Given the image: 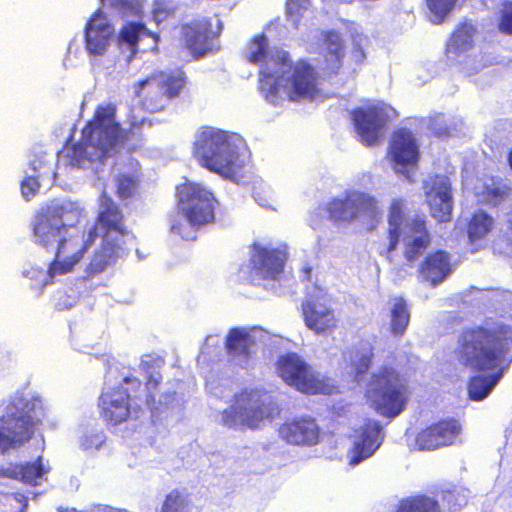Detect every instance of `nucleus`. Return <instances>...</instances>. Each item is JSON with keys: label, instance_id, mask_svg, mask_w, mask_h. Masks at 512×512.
Wrapping results in <instances>:
<instances>
[{"label": "nucleus", "instance_id": "1", "mask_svg": "<svg viewBox=\"0 0 512 512\" xmlns=\"http://www.w3.org/2000/svg\"><path fill=\"white\" fill-rule=\"evenodd\" d=\"M73 212L79 214L67 204H54L34 215L31 225L34 242L54 251L44 285L52 284L57 276L73 272L98 237L101 238L100 245L86 266L88 276L98 275L114 265L123 250L129 231L122 210L110 197H102L95 221L83 240L68 233L69 225L65 220Z\"/></svg>", "mask_w": 512, "mask_h": 512}, {"label": "nucleus", "instance_id": "2", "mask_svg": "<svg viewBox=\"0 0 512 512\" xmlns=\"http://www.w3.org/2000/svg\"><path fill=\"white\" fill-rule=\"evenodd\" d=\"M457 361L473 371H495L489 376H472L467 385L473 401L485 399L503 376L504 363L512 357V325L501 321H485L464 328L454 351Z\"/></svg>", "mask_w": 512, "mask_h": 512}, {"label": "nucleus", "instance_id": "3", "mask_svg": "<svg viewBox=\"0 0 512 512\" xmlns=\"http://www.w3.org/2000/svg\"><path fill=\"white\" fill-rule=\"evenodd\" d=\"M142 121L133 123L129 129H123L116 121V109L112 104L99 105L93 116L81 130L79 142L63 147L68 163L81 167L85 162L104 163L119 153V150L131 140V136L140 132Z\"/></svg>", "mask_w": 512, "mask_h": 512}, {"label": "nucleus", "instance_id": "4", "mask_svg": "<svg viewBox=\"0 0 512 512\" xmlns=\"http://www.w3.org/2000/svg\"><path fill=\"white\" fill-rule=\"evenodd\" d=\"M406 201L394 198L388 207L385 253L394 252L401 239L404 241L403 255L407 262L416 261L430 247L432 236L424 215L406 217Z\"/></svg>", "mask_w": 512, "mask_h": 512}, {"label": "nucleus", "instance_id": "5", "mask_svg": "<svg viewBox=\"0 0 512 512\" xmlns=\"http://www.w3.org/2000/svg\"><path fill=\"white\" fill-rule=\"evenodd\" d=\"M41 399L16 398L0 417V455L18 450L28 444L45 418Z\"/></svg>", "mask_w": 512, "mask_h": 512}, {"label": "nucleus", "instance_id": "6", "mask_svg": "<svg viewBox=\"0 0 512 512\" xmlns=\"http://www.w3.org/2000/svg\"><path fill=\"white\" fill-rule=\"evenodd\" d=\"M281 409L275 397L263 388H244L234 394L232 404L222 412V424L233 429L255 430L278 417Z\"/></svg>", "mask_w": 512, "mask_h": 512}, {"label": "nucleus", "instance_id": "7", "mask_svg": "<svg viewBox=\"0 0 512 512\" xmlns=\"http://www.w3.org/2000/svg\"><path fill=\"white\" fill-rule=\"evenodd\" d=\"M193 156L202 167L229 179H235L242 168L239 154L227 133L212 127L199 132Z\"/></svg>", "mask_w": 512, "mask_h": 512}, {"label": "nucleus", "instance_id": "8", "mask_svg": "<svg viewBox=\"0 0 512 512\" xmlns=\"http://www.w3.org/2000/svg\"><path fill=\"white\" fill-rule=\"evenodd\" d=\"M365 397L368 405L379 415L394 418L405 409L408 388L396 368L383 365L371 375Z\"/></svg>", "mask_w": 512, "mask_h": 512}, {"label": "nucleus", "instance_id": "9", "mask_svg": "<svg viewBox=\"0 0 512 512\" xmlns=\"http://www.w3.org/2000/svg\"><path fill=\"white\" fill-rule=\"evenodd\" d=\"M247 60L251 64H261L258 89L261 95L275 104L281 97V84L284 73L290 66L289 53L282 50L268 51V42L263 34L254 36L248 44Z\"/></svg>", "mask_w": 512, "mask_h": 512}, {"label": "nucleus", "instance_id": "10", "mask_svg": "<svg viewBox=\"0 0 512 512\" xmlns=\"http://www.w3.org/2000/svg\"><path fill=\"white\" fill-rule=\"evenodd\" d=\"M188 84L185 71L177 68L157 71L135 84V92L143 106L150 112H160L168 102L178 98Z\"/></svg>", "mask_w": 512, "mask_h": 512}, {"label": "nucleus", "instance_id": "11", "mask_svg": "<svg viewBox=\"0 0 512 512\" xmlns=\"http://www.w3.org/2000/svg\"><path fill=\"white\" fill-rule=\"evenodd\" d=\"M329 218L335 222L351 223L362 220L369 231L374 230L382 220L378 200L361 191H348L343 198H334L327 205Z\"/></svg>", "mask_w": 512, "mask_h": 512}, {"label": "nucleus", "instance_id": "12", "mask_svg": "<svg viewBox=\"0 0 512 512\" xmlns=\"http://www.w3.org/2000/svg\"><path fill=\"white\" fill-rule=\"evenodd\" d=\"M281 379L297 391L307 394H330L333 385L330 380L316 372L296 353L281 355L276 362Z\"/></svg>", "mask_w": 512, "mask_h": 512}, {"label": "nucleus", "instance_id": "13", "mask_svg": "<svg viewBox=\"0 0 512 512\" xmlns=\"http://www.w3.org/2000/svg\"><path fill=\"white\" fill-rule=\"evenodd\" d=\"M396 111L383 103H368L351 111V119L359 140L365 146L377 145L384 129L396 117Z\"/></svg>", "mask_w": 512, "mask_h": 512}, {"label": "nucleus", "instance_id": "14", "mask_svg": "<svg viewBox=\"0 0 512 512\" xmlns=\"http://www.w3.org/2000/svg\"><path fill=\"white\" fill-rule=\"evenodd\" d=\"M215 202L212 193L197 184H185L178 190V212L194 228L214 221Z\"/></svg>", "mask_w": 512, "mask_h": 512}, {"label": "nucleus", "instance_id": "15", "mask_svg": "<svg viewBox=\"0 0 512 512\" xmlns=\"http://www.w3.org/2000/svg\"><path fill=\"white\" fill-rule=\"evenodd\" d=\"M283 80L288 88L287 97L291 101L313 99L320 93L318 72L307 60H299L295 64L290 60V66L280 81L281 89L285 87Z\"/></svg>", "mask_w": 512, "mask_h": 512}, {"label": "nucleus", "instance_id": "16", "mask_svg": "<svg viewBox=\"0 0 512 512\" xmlns=\"http://www.w3.org/2000/svg\"><path fill=\"white\" fill-rule=\"evenodd\" d=\"M462 434V425L454 417L442 418L422 428L415 436V446L420 451H434L453 446Z\"/></svg>", "mask_w": 512, "mask_h": 512}, {"label": "nucleus", "instance_id": "17", "mask_svg": "<svg viewBox=\"0 0 512 512\" xmlns=\"http://www.w3.org/2000/svg\"><path fill=\"white\" fill-rule=\"evenodd\" d=\"M305 326L316 335H331L338 327L335 310L322 294H309L301 304Z\"/></svg>", "mask_w": 512, "mask_h": 512}, {"label": "nucleus", "instance_id": "18", "mask_svg": "<svg viewBox=\"0 0 512 512\" xmlns=\"http://www.w3.org/2000/svg\"><path fill=\"white\" fill-rule=\"evenodd\" d=\"M388 158L393 169L404 173L408 167H416L420 159V151L413 132L401 127L391 134L387 150Z\"/></svg>", "mask_w": 512, "mask_h": 512}, {"label": "nucleus", "instance_id": "19", "mask_svg": "<svg viewBox=\"0 0 512 512\" xmlns=\"http://www.w3.org/2000/svg\"><path fill=\"white\" fill-rule=\"evenodd\" d=\"M278 437L287 445L312 447L320 442L321 428L312 416H295L280 424Z\"/></svg>", "mask_w": 512, "mask_h": 512}, {"label": "nucleus", "instance_id": "20", "mask_svg": "<svg viewBox=\"0 0 512 512\" xmlns=\"http://www.w3.org/2000/svg\"><path fill=\"white\" fill-rule=\"evenodd\" d=\"M131 396L121 385L103 391L98 398L99 416L108 426H118L131 418Z\"/></svg>", "mask_w": 512, "mask_h": 512}, {"label": "nucleus", "instance_id": "21", "mask_svg": "<svg viewBox=\"0 0 512 512\" xmlns=\"http://www.w3.org/2000/svg\"><path fill=\"white\" fill-rule=\"evenodd\" d=\"M286 253L279 248H270L258 243L252 245L250 257V279L254 281L255 276L262 280H276L284 270Z\"/></svg>", "mask_w": 512, "mask_h": 512}, {"label": "nucleus", "instance_id": "22", "mask_svg": "<svg viewBox=\"0 0 512 512\" xmlns=\"http://www.w3.org/2000/svg\"><path fill=\"white\" fill-rule=\"evenodd\" d=\"M114 33L112 24L101 10H96L87 21L84 29V44L90 56H102L108 50Z\"/></svg>", "mask_w": 512, "mask_h": 512}, {"label": "nucleus", "instance_id": "23", "mask_svg": "<svg viewBox=\"0 0 512 512\" xmlns=\"http://www.w3.org/2000/svg\"><path fill=\"white\" fill-rule=\"evenodd\" d=\"M425 187L431 216L439 222L450 221L453 200L448 179L444 176L434 175L430 177Z\"/></svg>", "mask_w": 512, "mask_h": 512}, {"label": "nucleus", "instance_id": "24", "mask_svg": "<svg viewBox=\"0 0 512 512\" xmlns=\"http://www.w3.org/2000/svg\"><path fill=\"white\" fill-rule=\"evenodd\" d=\"M383 442L382 427L376 420L366 421L358 430L348 452L349 464L355 466L371 457Z\"/></svg>", "mask_w": 512, "mask_h": 512}, {"label": "nucleus", "instance_id": "25", "mask_svg": "<svg viewBox=\"0 0 512 512\" xmlns=\"http://www.w3.org/2000/svg\"><path fill=\"white\" fill-rule=\"evenodd\" d=\"M452 272L451 259L444 250H434L428 253L419 264L417 273L419 279L436 287L444 282Z\"/></svg>", "mask_w": 512, "mask_h": 512}, {"label": "nucleus", "instance_id": "26", "mask_svg": "<svg viewBox=\"0 0 512 512\" xmlns=\"http://www.w3.org/2000/svg\"><path fill=\"white\" fill-rule=\"evenodd\" d=\"M212 25L208 19L194 20L182 26L184 46L195 57L200 58L210 50Z\"/></svg>", "mask_w": 512, "mask_h": 512}, {"label": "nucleus", "instance_id": "27", "mask_svg": "<svg viewBox=\"0 0 512 512\" xmlns=\"http://www.w3.org/2000/svg\"><path fill=\"white\" fill-rule=\"evenodd\" d=\"M322 41L325 48L323 53L324 69L329 75H337L345 57V45L342 37L337 31L329 30L323 32Z\"/></svg>", "mask_w": 512, "mask_h": 512}, {"label": "nucleus", "instance_id": "28", "mask_svg": "<svg viewBox=\"0 0 512 512\" xmlns=\"http://www.w3.org/2000/svg\"><path fill=\"white\" fill-rule=\"evenodd\" d=\"M255 346V337L246 329L232 328L226 336L227 354L234 358L247 361L254 352Z\"/></svg>", "mask_w": 512, "mask_h": 512}, {"label": "nucleus", "instance_id": "29", "mask_svg": "<svg viewBox=\"0 0 512 512\" xmlns=\"http://www.w3.org/2000/svg\"><path fill=\"white\" fill-rule=\"evenodd\" d=\"M145 38H151L153 40L152 49L157 48L159 36L148 30L143 23L128 22L122 26L118 34L119 43L126 44L133 55L137 53L138 43Z\"/></svg>", "mask_w": 512, "mask_h": 512}, {"label": "nucleus", "instance_id": "30", "mask_svg": "<svg viewBox=\"0 0 512 512\" xmlns=\"http://www.w3.org/2000/svg\"><path fill=\"white\" fill-rule=\"evenodd\" d=\"M389 317L391 334L396 337L403 336L410 322V311L407 301L402 296L393 299Z\"/></svg>", "mask_w": 512, "mask_h": 512}, {"label": "nucleus", "instance_id": "31", "mask_svg": "<svg viewBox=\"0 0 512 512\" xmlns=\"http://www.w3.org/2000/svg\"><path fill=\"white\" fill-rule=\"evenodd\" d=\"M394 512H442L438 500L418 494L403 498L399 501Z\"/></svg>", "mask_w": 512, "mask_h": 512}, {"label": "nucleus", "instance_id": "32", "mask_svg": "<svg viewBox=\"0 0 512 512\" xmlns=\"http://www.w3.org/2000/svg\"><path fill=\"white\" fill-rule=\"evenodd\" d=\"M494 227V219L484 211L473 213L466 225V232L471 243L485 238Z\"/></svg>", "mask_w": 512, "mask_h": 512}, {"label": "nucleus", "instance_id": "33", "mask_svg": "<svg viewBox=\"0 0 512 512\" xmlns=\"http://www.w3.org/2000/svg\"><path fill=\"white\" fill-rule=\"evenodd\" d=\"M18 481L31 486L37 485V480L48 473L49 469L43 465L42 456L34 462L18 463Z\"/></svg>", "mask_w": 512, "mask_h": 512}, {"label": "nucleus", "instance_id": "34", "mask_svg": "<svg viewBox=\"0 0 512 512\" xmlns=\"http://www.w3.org/2000/svg\"><path fill=\"white\" fill-rule=\"evenodd\" d=\"M474 29L470 24L461 23L453 31L450 37L449 49L458 54L472 47Z\"/></svg>", "mask_w": 512, "mask_h": 512}, {"label": "nucleus", "instance_id": "35", "mask_svg": "<svg viewBox=\"0 0 512 512\" xmlns=\"http://www.w3.org/2000/svg\"><path fill=\"white\" fill-rule=\"evenodd\" d=\"M191 501L187 494L179 489H173L166 494L160 512H190Z\"/></svg>", "mask_w": 512, "mask_h": 512}, {"label": "nucleus", "instance_id": "36", "mask_svg": "<svg viewBox=\"0 0 512 512\" xmlns=\"http://www.w3.org/2000/svg\"><path fill=\"white\" fill-rule=\"evenodd\" d=\"M139 176L137 174L120 173L116 179V194L120 199L131 198L138 187Z\"/></svg>", "mask_w": 512, "mask_h": 512}, {"label": "nucleus", "instance_id": "37", "mask_svg": "<svg viewBox=\"0 0 512 512\" xmlns=\"http://www.w3.org/2000/svg\"><path fill=\"white\" fill-rule=\"evenodd\" d=\"M103 4H109L116 9L122 17L140 16L143 9L142 0H101Z\"/></svg>", "mask_w": 512, "mask_h": 512}, {"label": "nucleus", "instance_id": "38", "mask_svg": "<svg viewBox=\"0 0 512 512\" xmlns=\"http://www.w3.org/2000/svg\"><path fill=\"white\" fill-rule=\"evenodd\" d=\"M429 11L435 16V24L444 22L448 14L454 9L458 0H425Z\"/></svg>", "mask_w": 512, "mask_h": 512}, {"label": "nucleus", "instance_id": "39", "mask_svg": "<svg viewBox=\"0 0 512 512\" xmlns=\"http://www.w3.org/2000/svg\"><path fill=\"white\" fill-rule=\"evenodd\" d=\"M497 26L500 32L512 35V0L503 2Z\"/></svg>", "mask_w": 512, "mask_h": 512}, {"label": "nucleus", "instance_id": "40", "mask_svg": "<svg viewBox=\"0 0 512 512\" xmlns=\"http://www.w3.org/2000/svg\"><path fill=\"white\" fill-rule=\"evenodd\" d=\"M372 359V348H370L368 352L357 356V359L351 364V370L355 378H358L368 372L372 364Z\"/></svg>", "mask_w": 512, "mask_h": 512}, {"label": "nucleus", "instance_id": "41", "mask_svg": "<svg viewBox=\"0 0 512 512\" xmlns=\"http://www.w3.org/2000/svg\"><path fill=\"white\" fill-rule=\"evenodd\" d=\"M308 0H288L286 4L287 18L295 26L298 25L302 12L307 9Z\"/></svg>", "mask_w": 512, "mask_h": 512}, {"label": "nucleus", "instance_id": "42", "mask_svg": "<svg viewBox=\"0 0 512 512\" xmlns=\"http://www.w3.org/2000/svg\"><path fill=\"white\" fill-rule=\"evenodd\" d=\"M174 13V9L165 0H155L153 3L152 16L159 24L168 19Z\"/></svg>", "mask_w": 512, "mask_h": 512}, {"label": "nucleus", "instance_id": "43", "mask_svg": "<svg viewBox=\"0 0 512 512\" xmlns=\"http://www.w3.org/2000/svg\"><path fill=\"white\" fill-rule=\"evenodd\" d=\"M40 183L35 177H26L21 182V192L25 199L29 200L31 197L35 196L39 190Z\"/></svg>", "mask_w": 512, "mask_h": 512}, {"label": "nucleus", "instance_id": "44", "mask_svg": "<svg viewBox=\"0 0 512 512\" xmlns=\"http://www.w3.org/2000/svg\"><path fill=\"white\" fill-rule=\"evenodd\" d=\"M482 194L484 201L492 205L499 204L505 197V192L499 187H486Z\"/></svg>", "mask_w": 512, "mask_h": 512}, {"label": "nucleus", "instance_id": "45", "mask_svg": "<svg viewBox=\"0 0 512 512\" xmlns=\"http://www.w3.org/2000/svg\"><path fill=\"white\" fill-rule=\"evenodd\" d=\"M441 501L443 504H447V509L449 512H457L460 510V504H458V495L452 491L442 492Z\"/></svg>", "mask_w": 512, "mask_h": 512}, {"label": "nucleus", "instance_id": "46", "mask_svg": "<svg viewBox=\"0 0 512 512\" xmlns=\"http://www.w3.org/2000/svg\"><path fill=\"white\" fill-rule=\"evenodd\" d=\"M18 463H9L8 466H0V479L1 478H8L11 480H17L18 481Z\"/></svg>", "mask_w": 512, "mask_h": 512}, {"label": "nucleus", "instance_id": "47", "mask_svg": "<svg viewBox=\"0 0 512 512\" xmlns=\"http://www.w3.org/2000/svg\"><path fill=\"white\" fill-rule=\"evenodd\" d=\"M171 232L180 235L182 238H187L185 233V225L181 219H173L171 222Z\"/></svg>", "mask_w": 512, "mask_h": 512}, {"label": "nucleus", "instance_id": "48", "mask_svg": "<svg viewBox=\"0 0 512 512\" xmlns=\"http://www.w3.org/2000/svg\"><path fill=\"white\" fill-rule=\"evenodd\" d=\"M352 54H353V57H354V60L356 63L362 62L363 59L365 58V53L361 46V39L359 41L354 40V47L352 50Z\"/></svg>", "mask_w": 512, "mask_h": 512}, {"label": "nucleus", "instance_id": "49", "mask_svg": "<svg viewBox=\"0 0 512 512\" xmlns=\"http://www.w3.org/2000/svg\"><path fill=\"white\" fill-rule=\"evenodd\" d=\"M161 381V375L157 372L156 374L150 373L146 379V386L148 389H156Z\"/></svg>", "mask_w": 512, "mask_h": 512}, {"label": "nucleus", "instance_id": "50", "mask_svg": "<svg viewBox=\"0 0 512 512\" xmlns=\"http://www.w3.org/2000/svg\"><path fill=\"white\" fill-rule=\"evenodd\" d=\"M123 383L131 384L133 387H137V388H140L142 385L141 380H139L138 378H135V377H130V376L125 377L123 379Z\"/></svg>", "mask_w": 512, "mask_h": 512}, {"label": "nucleus", "instance_id": "51", "mask_svg": "<svg viewBox=\"0 0 512 512\" xmlns=\"http://www.w3.org/2000/svg\"><path fill=\"white\" fill-rule=\"evenodd\" d=\"M507 161H508V164H509V167L511 168L512 170V148L509 150L508 152V155H507Z\"/></svg>", "mask_w": 512, "mask_h": 512}, {"label": "nucleus", "instance_id": "52", "mask_svg": "<svg viewBox=\"0 0 512 512\" xmlns=\"http://www.w3.org/2000/svg\"><path fill=\"white\" fill-rule=\"evenodd\" d=\"M59 512H77V510H76V509H74V508H73V509H64V508H60V509H59Z\"/></svg>", "mask_w": 512, "mask_h": 512}]
</instances>
